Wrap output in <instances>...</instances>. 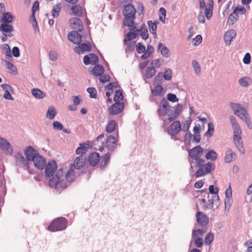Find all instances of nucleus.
Here are the masks:
<instances>
[{
    "mask_svg": "<svg viewBox=\"0 0 252 252\" xmlns=\"http://www.w3.org/2000/svg\"><path fill=\"white\" fill-rule=\"evenodd\" d=\"M230 107L234 111L235 115H239V110L241 108L240 104L231 102L230 103Z\"/></svg>",
    "mask_w": 252,
    "mask_h": 252,
    "instance_id": "obj_49",
    "label": "nucleus"
},
{
    "mask_svg": "<svg viewBox=\"0 0 252 252\" xmlns=\"http://www.w3.org/2000/svg\"><path fill=\"white\" fill-rule=\"evenodd\" d=\"M156 73V69L154 67H148L146 69L145 76L147 78H151Z\"/></svg>",
    "mask_w": 252,
    "mask_h": 252,
    "instance_id": "obj_45",
    "label": "nucleus"
},
{
    "mask_svg": "<svg viewBox=\"0 0 252 252\" xmlns=\"http://www.w3.org/2000/svg\"><path fill=\"white\" fill-rule=\"evenodd\" d=\"M236 36V32L234 30H229L223 35L224 42L226 45H230L233 38Z\"/></svg>",
    "mask_w": 252,
    "mask_h": 252,
    "instance_id": "obj_21",
    "label": "nucleus"
},
{
    "mask_svg": "<svg viewBox=\"0 0 252 252\" xmlns=\"http://www.w3.org/2000/svg\"><path fill=\"white\" fill-rule=\"evenodd\" d=\"M136 41H132L130 43L127 44V47L125 49L126 54L133 52L135 49Z\"/></svg>",
    "mask_w": 252,
    "mask_h": 252,
    "instance_id": "obj_50",
    "label": "nucleus"
},
{
    "mask_svg": "<svg viewBox=\"0 0 252 252\" xmlns=\"http://www.w3.org/2000/svg\"><path fill=\"white\" fill-rule=\"evenodd\" d=\"M87 92L90 94V97L91 98H96L97 91L95 88L89 87L87 89Z\"/></svg>",
    "mask_w": 252,
    "mask_h": 252,
    "instance_id": "obj_55",
    "label": "nucleus"
},
{
    "mask_svg": "<svg viewBox=\"0 0 252 252\" xmlns=\"http://www.w3.org/2000/svg\"><path fill=\"white\" fill-rule=\"evenodd\" d=\"M135 47L137 52L139 54L143 53L146 51L145 46L140 42H138Z\"/></svg>",
    "mask_w": 252,
    "mask_h": 252,
    "instance_id": "obj_58",
    "label": "nucleus"
},
{
    "mask_svg": "<svg viewBox=\"0 0 252 252\" xmlns=\"http://www.w3.org/2000/svg\"><path fill=\"white\" fill-rule=\"evenodd\" d=\"M233 11L237 14L238 13L240 14H245L246 13V8L243 6H238L234 8Z\"/></svg>",
    "mask_w": 252,
    "mask_h": 252,
    "instance_id": "obj_56",
    "label": "nucleus"
},
{
    "mask_svg": "<svg viewBox=\"0 0 252 252\" xmlns=\"http://www.w3.org/2000/svg\"><path fill=\"white\" fill-rule=\"evenodd\" d=\"M167 101L172 102H177L179 101V98H177L176 95L174 94L168 93L167 94V98H166Z\"/></svg>",
    "mask_w": 252,
    "mask_h": 252,
    "instance_id": "obj_53",
    "label": "nucleus"
},
{
    "mask_svg": "<svg viewBox=\"0 0 252 252\" xmlns=\"http://www.w3.org/2000/svg\"><path fill=\"white\" fill-rule=\"evenodd\" d=\"M161 47L162 48L160 50V53L162 56L167 58H169L170 57V53L168 48L164 45L163 46L162 44L160 42L158 44V49L159 50Z\"/></svg>",
    "mask_w": 252,
    "mask_h": 252,
    "instance_id": "obj_27",
    "label": "nucleus"
},
{
    "mask_svg": "<svg viewBox=\"0 0 252 252\" xmlns=\"http://www.w3.org/2000/svg\"><path fill=\"white\" fill-rule=\"evenodd\" d=\"M233 156L236 157V155L233 153L230 148H227L225 153V161L229 163L232 161Z\"/></svg>",
    "mask_w": 252,
    "mask_h": 252,
    "instance_id": "obj_29",
    "label": "nucleus"
},
{
    "mask_svg": "<svg viewBox=\"0 0 252 252\" xmlns=\"http://www.w3.org/2000/svg\"><path fill=\"white\" fill-rule=\"evenodd\" d=\"M208 204H204L203 206V209L204 210H206L209 209H212L213 208L214 202V199H213L212 197H211V199H209L208 200Z\"/></svg>",
    "mask_w": 252,
    "mask_h": 252,
    "instance_id": "obj_61",
    "label": "nucleus"
},
{
    "mask_svg": "<svg viewBox=\"0 0 252 252\" xmlns=\"http://www.w3.org/2000/svg\"><path fill=\"white\" fill-rule=\"evenodd\" d=\"M13 31V27L9 24H1L0 25V31L2 32L9 33Z\"/></svg>",
    "mask_w": 252,
    "mask_h": 252,
    "instance_id": "obj_28",
    "label": "nucleus"
},
{
    "mask_svg": "<svg viewBox=\"0 0 252 252\" xmlns=\"http://www.w3.org/2000/svg\"><path fill=\"white\" fill-rule=\"evenodd\" d=\"M79 45L74 48V51L78 54H80V52L83 53L85 51L90 52L92 50V45L89 42L87 43H80Z\"/></svg>",
    "mask_w": 252,
    "mask_h": 252,
    "instance_id": "obj_19",
    "label": "nucleus"
},
{
    "mask_svg": "<svg viewBox=\"0 0 252 252\" xmlns=\"http://www.w3.org/2000/svg\"><path fill=\"white\" fill-rule=\"evenodd\" d=\"M86 161V157L85 155H80L76 157L74 163L69 165V170L66 174V179L71 183L74 181L76 176H80L87 173L88 168L84 167Z\"/></svg>",
    "mask_w": 252,
    "mask_h": 252,
    "instance_id": "obj_2",
    "label": "nucleus"
},
{
    "mask_svg": "<svg viewBox=\"0 0 252 252\" xmlns=\"http://www.w3.org/2000/svg\"><path fill=\"white\" fill-rule=\"evenodd\" d=\"M71 10L74 15L80 17L82 16V7L79 5H73L71 8Z\"/></svg>",
    "mask_w": 252,
    "mask_h": 252,
    "instance_id": "obj_36",
    "label": "nucleus"
},
{
    "mask_svg": "<svg viewBox=\"0 0 252 252\" xmlns=\"http://www.w3.org/2000/svg\"><path fill=\"white\" fill-rule=\"evenodd\" d=\"M59 177L57 176H53V177L50 180L49 182V185L51 187H55V189L58 188L59 186Z\"/></svg>",
    "mask_w": 252,
    "mask_h": 252,
    "instance_id": "obj_41",
    "label": "nucleus"
},
{
    "mask_svg": "<svg viewBox=\"0 0 252 252\" xmlns=\"http://www.w3.org/2000/svg\"><path fill=\"white\" fill-rule=\"evenodd\" d=\"M62 9V5L61 3H58L53 6L52 10V16L53 18H56L58 17L59 13Z\"/></svg>",
    "mask_w": 252,
    "mask_h": 252,
    "instance_id": "obj_31",
    "label": "nucleus"
},
{
    "mask_svg": "<svg viewBox=\"0 0 252 252\" xmlns=\"http://www.w3.org/2000/svg\"><path fill=\"white\" fill-rule=\"evenodd\" d=\"M79 32L71 31L68 33L67 38L69 41L74 44H80L82 42V36L79 33Z\"/></svg>",
    "mask_w": 252,
    "mask_h": 252,
    "instance_id": "obj_12",
    "label": "nucleus"
},
{
    "mask_svg": "<svg viewBox=\"0 0 252 252\" xmlns=\"http://www.w3.org/2000/svg\"><path fill=\"white\" fill-rule=\"evenodd\" d=\"M233 129L234 136H240L241 134V129L239 125L232 127Z\"/></svg>",
    "mask_w": 252,
    "mask_h": 252,
    "instance_id": "obj_64",
    "label": "nucleus"
},
{
    "mask_svg": "<svg viewBox=\"0 0 252 252\" xmlns=\"http://www.w3.org/2000/svg\"><path fill=\"white\" fill-rule=\"evenodd\" d=\"M13 21V16L11 13L9 12H4L1 18L2 24H9Z\"/></svg>",
    "mask_w": 252,
    "mask_h": 252,
    "instance_id": "obj_26",
    "label": "nucleus"
},
{
    "mask_svg": "<svg viewBox=\"0 0 252 252\" xmlns=\"http://www.w3.org/2000/svg\"><path fill=\"white\" fill-rule=\"evenodd\" d=\"M218 157L217 154L213 150H209L205 155V158L207 159H210L212 161L215 160Z\"/></svg>",
    "mask_w": 252,
    "mask_h": 252,
    "instance_id": "obj_38",
    "label": "nucleus"
},
{
    "mask_svg": "<svg viewBox=\"0 0 252 252\" xmlns=\"http://www.w3.org/2000/svg\"><path fill=\"white\" fill-rule=\"evenodd\" d=\"M148 25L149 26V31L152 32L154 37L155 38L157 36V26L155 24H153L152 21H148Z\"/></svg>",
    "mask_w": 252,
    "mask_h": 252,
    "instance_id": "obj_39",
    "label": "nucleus"
},
{
    "mask_svg": "<svg viewBox=\"0 0 252 252\" xmlns=\"http://www.w3.org/2000/svg\"><path fill=\"white\" fill-rule=\"evenodd\" d=\"M45 175L47 177H52L57 169V164L55 160H49L45 166Z\"/></svg>",
    "mask_w": 252,
    "mask_h": 252,
    "instance_id": "obj_8",
    "label": "nucleus"
},
{
    "mask_svg": "<svg viewBox=\"0 0 252 252\" xmlns=\"http://www.w3.org/2000/svg\"><path fill=\"white\" fill-rule=\"evenodd\" d=\"M186 133L185 135L184 141L186 144H189L192 135L189 131H186Z\"/></svg>",
    "mask_w": 252,
    "mask_h": 252,
    "instance_id": "obj_63",
    "label": "nucleus"
},
{
    "mask_svg": "<svg viewBox=\"0 0 252 252\" xmlns=\"http://www.w3.org/2000/svg\"><path fill=\"white\" fill-rule=\"evenodd\" d=\"M125 105L124 102H117L112 104L108 108L109 113L111 115H117L121 113L124 110Z\"/></svg>",
    "mask_w": 252,
    "mask_h": 252,
    "instance_id": "obj_11",
    "label": "nucleus"
},
{
    "mask_svg": "<svg viewBox=\"0 0 252 252\" xmlns=\"http://www.w3.org/2000/svg\"><path fill=\"white\" fill-rule=\"evenodd\" d=\"M94 143H95L94 141L92 142L91 146H90V143H80V146L81 147H82V150L85 154L90 148L92 147L93 145H95Z\"/></svg>",
    "mask_w": 252,
    "mask_h": 252,
    "instance_id": "obj_57",
    "label": "nucleus"
},
{
    "mask_svg": "<svg viewBox=\"0 0 252 252\" xmlns=\"http://www.w3.org/2000/svg\"><path fill=\"white\" fill-rule=\"evenodd\" d=\"M162 78L165 80L169 81L172 78V70L170 68H167L165 70L164 73L162 74Z\"/></svg>",
    "mask_w": 252,
    "mask_h": 252,
    "instance_id": "obj_52",
    "label": "nucleus"
},
{
    "mask_svg": "<svg viewBox=\"0 0 252 252\" xmlns=\"http://www.w3.org/2000/svg\"><path fill=\"white\" fill-rule=\"evenodd\" d=\"M59 186H58V188H56V189H63L67 187V183L66 181L64 180H62L61 179L59 180Z\"/></svg>",
    "mask_w": 252,
    "mask_h": 252,
    "instance_id": "obj_62",
    "label": "nucleus"
},
{
    "mask_svg": "<svg viewBox=\"0 0 252 252\" xmlns=\"http://www.w3.org/2000/svg\"><path fill=\"white\" fill-rule=\"evenodd\" d=\"M202 153L203 149L200 146H197L188 150V160L190 163V168H193L192 164L194 162L190 159V158L196 160L195 167L198 168L194 174V176L196 178L205 176L215 169V164L209 161L204 164V159L200 158Z\"/></svg>",
    "mask_w": 252,
    "mask_h": 252,
    "instance_id": "obj_1",
    "label": "nucleus"
},
{
    "mask_svg": "<svg viewBox=\"0 0 252 252\" xmlns=\"http://www.w3.org/2000/svg\"><path fill=\"white\" fill-rule=\"evenodd\" d=\"M39 154L38 151L31 146H28L25 150V155L29 161L33 160Z\"/></svg>",
    "mask_w": 252,
    "mask_h": 252,
    "instance_id": "obj_14",
    "label": "nucleus"
},
{
    "mask_svg": "<svg viewBox=\"0 0 252 252\" xmlns=\"http://www.w3.org/2000/svg\"><path fill=\"white\" fill-rule=\"evenodd\" d=\"M167 129V133L171 137L177 135L181 130V126L180 121H174Z\"/></svg>",
    "mask_w": 252,
    "mask_h": 252,
    "instance_id": "obj_9",
    "label": "nucleus"
},
{
    "mask_svg": "<svg viewBox=\"0 0 252 252\" xmlns=\"http://www.w3.org/2000/svg\"><path fill=\"white\" fill-rule=\"evenodd\" d=\"M32 94L33 96L37 99H42L46 96L45 93L38 89H33L32 90Z\"/></svg>",
    "mask_w": 252,
    "mask_h": 252,
    "instance_id": "obj_30",
    "label": "nucleus"
},
{
    "mask_svg": "<svg viewBox=\"0 0 252 252\" xmlns=\"http://www.w3.org/2000/svg\"><path fill=\"white\" fill-rule=\"evenodd\" d=\"M100 159V156L99 154L94 152L91 153L89 155L88 162L90 166L94 167L98 163Z\"/></svg>",
    "mask_w": 252,
    "mask_h": 252,
    "instance_id": "obj_20",
    "label": "nucleus"
},
{
    "mask_svg": "<svg viewBox=\"0 0 252 252\" xmlns=\"http://www.w3.org/2000/svg\"><path fill=\"white\" fill-rule=\"evenodd\" d=\"M118 142V140L113 135H109L106 139L105 146L108 151L112 153L117 148Z\"/></svg>",
    "mask_w": 252,
    "mask_h": 252,
    "instance_id": "obj_10",
    "label": "nucleus"
},
{
    "mask_svg": "<svg viewBox=\"0 0 252 252\" xmlns=\"http://www.w3.org/2000/svg\"><path fill=\"white\" fill-rule=\"evenodd\" d=\"M99 62L98 58L94 53H89L88 55H85L83 58V63L85 65H89L90 64L95 65Z\"/></svg>",
    "mask_w": 252,
    "mask_h": 252,
    "instance_id": "obj_13",
    "label": "nucleus"
},
{
    "mask_svg": "<svg viewBox=\"0 0 252 252\" xmlns=\"http://www.w3.org/2000/svg\"><path fill=\"white\" fill-rule=\"evenodd\" d=\"M116 123L115 120H112L109 121L106 126V131L108 133H111L115 129Z\"/></svg>",
    "mask_w": 252,
    "mask_h": 252,
    "instance_id": "obj_34",
    "label": "nucleus"
},
{
    "mask_svg": "<svg viewBox=\"0 0 252 252\" xmlns=\"http://www.w3.org/2000/svg\"><path fill=\"white\" fill-rule=\"evenodd\" d=\"M248 80L249 78L247 77H244L239 80V84L243 87H247L250 85Z\"/></svg>",
    "mask_w": 252,
    "mask_h": 252,
    "instance_id": "obj_51",
    "label": "nucleus"
},
{
    "mask_svg": "<svg viewBox=\"0 0 252 252\" xmlns=\"http://www.w3.org/2000/svg\"><path fill=\"white\" fill-rule=\"evenodd\" d=\"M124 99L123 91L120 90H116L115 92L114 101L117 102H121L120 101Z\"/></svg>",
    "mask_w": 252,
    "mask_h": 252,
    "instance_id": "obj_37",
    "label": "nucleus"
},
{
    "mask_svg": "<svg viewBox=\"0 0 252 252\" xmlns=\"http://www.w3.org/2000/svg\"><path fill=\"white\" fill-rule=\"evenodd\" d=\"M136 9L133 4L128 3L125 5L123 10V14L125 16L123 25L128 27H133L136 19Z\"/></svg>",
    "mask_w": 252,
    "mask_h": 252,
    "instance_id": "obj_3",
    "label": "nucleus"
},
{
    "mask_svg": "<svg viewBox=\"0 0 252 252\" xmlns=\"http://www.w3.org/2000/svg\"><path fill=\"white\" fill-rule=\"evenodd\" d=\"M105 70L103 66L100 64H95L92 69L93 74L95 76H101L104 73Z\"/></svg>",
    "mask_w": 252,
    "mask_h": 252,
    "instance_id": "obj_25",
    "label": "nucleus"
},
{
    "mask_svg": "<svg viewBox=\"0 0 252 252\" xmlns=\"http://www.w3.org/2000/svg\"><path fill=\"white\" fill-rule=\"evenodd\" d=\"M192 65L195 73L199 75L201 73V67L198 63L196 60H193L192 61Z\"/></svg>",
    "mask_w": 252,
    "mask_h": 252,
    "instance_id": "obj_48",
    "label": "nucleus"
},
{
    "mask_svg": "<svg viewBox=\"0 0 252 252\" xmlns=\"http://www.w3.org/2000/svg\"><path fill=\"white\" fill-rule=\"evenodd\" d=\"M170 105L165 97H163L157 109V114L159 117L165 116L170 111Z\"/></svg>",
    "mask_w": 252,
    "mask_h": 252,
    "instance_id": "obj_5",
    "label": "nucleus"
},
{
    "mask_svg": "<svg viewBox=\"0 0 252 252\" xmlns=\"http://www.w3.org/2000/svg\"><path fill=\"white\" fill-rule=\"evenodd\" d=\"M196 218L198 224L202 227L206 225L209 222V218L201 212H197Z\"/></svg>",
    "mask_w": 252,
    "mask_h": 252,
    "instance_id": "obj_18",
    "label": "nucleus"
},
{
    "mask_svg": "<svg viewBox=\"0 0 252 252\" xmlns=\"http://www.w3.org/2000/svg\"><path fill=\"white\" fill-rule=\"evenodd\" d=\"M239 19L238 14H237L233 11L232 13H231L227 20V23L228 24L233 25L235 23H236Z\"/></svg>",
    "mask_w": 252,
    "mask_h": 252,
    "instance_id": "obj_33",
    "label": "nucleus"
},
{
    "mask_svg": "<svg viewBox=\"0 0 252 252\" xmlns=\"http://www.w3.org/2000/svg\"><path fill=\"white\" fill-rule=\"evenodd\" d=\"M162 80V72H159L153 80V85H161Z\"/></svg>",
    "mask_w": 252,
    "mask_h": 252,
    "instance_id": "obj_43",
    "label": "nucleus"
},
{
    "mask_svg": "<svg viewBox=\"0 0 252 252\" xmlns=\"http://www.w3.org/2000/svg\"><path fill=\"white\" fill-rule=\"evenodd\" d=\"M68 220L63 217H59L54 219L47 229L51 232H56L64 230L67 226Z\"/></svg>",
    "mask_w": 252,
    "mask_h": 252,
    "instance_id": "obj_4",
    "label": "nucleus"
},
{
    "mask_svg": "<svg viewBox=\"0 0 252 252\" xmlns=\"http://www.w3.org/2000/svg\"><path fill=\"white\" fill-rule=\"evenodd\" d=\"M239 115H237L239 116V117L243 120V121L248 119V113L247 110L245 108H241L240 110H239Z\"/></svg>",
    "mask_w": 252,
    "mask_h": 252,
    "instance_id": "obj_54",
    "label": "nucleus"
},
{
    "mask_svg": "<svg viewBox=\"0 0 252 252\" xmlns=\"http://www.w3.org/2000/svg\"><path fill=\"white\" fill-rule=\"evenodd\" d=\"M233 141L237 149L242 153H245V149L243 145V141L241 136L233 137Z\"/></svg>",
    "mask_w": 252,
    "mask_h": 252,
    "instance_id": "obj_24",
    "label": "nucleus"
},
{
    "mask_svg": "<svg viewBox=\"0 0 252 252\" xmlns=\"http://www.w3.org/2000/svg\"><path fill=\"white\" fill-rule=\"evenodd\" d=\"M214 240V234L210 232L206 234L205 237L204 241L205 243L207 245H210L213 241Z\"/></svg>",
    "mask_w": 252,
    "mask_h": 252,
    "instance_id": "obj_46",
    "label": "nucleus"
},
{
    "mask_svg": "<svg viewBox=\"0 0 252 252\" xmlns=\"http://www.w3.org/2000/svg\"><path fill=\"white\" fill-rule=\"evenodd\" d=\"M213 14V7L209 6L205 9V16L207 19H210L212 16Z\"/></svg>",
    "mask_w": 252,
    "mask_h": 252,
    "instance_id": "obj_59",
    "label": "nucleus"
},
{
    "mask_svg": "<svg viewBox=\"0 0 252 252\" xmlns=\"http://www.w3.org/2000/svg\"><path fill=\"white\" fill-rule=\"evenodd\" d=\"M36 168L39 170H43L46 165L45 159L40 154L36 156L35 158L32 160Z\"/></svg>",
    "mask_w": 252,
    "mask_h": 252,
    "instance_id": "obj_17",
    "label": "nucleus"
},
{
    "mask_svg": "<svg viewBox=\"0 0 252 252\" xmlns=\"http://www.w3.org/2000/svg\"><path fill=\"white\" fill-rule=\"evenodd\" d=\"M173 108V110L169 111V114H168V123L175 121L182 112L183 106L181 104L178 103Z\"/></svg>",
    "mask_w": 252,
    "mask_h": 252,
    "instance_id": "obj_7",
    "label": "nucleus"
},
{
    "mask_svg": "<svg viewBox=\"0 0 252 252\" xmlns=\"http://www.w3.org/2000/svg\"><path fill=\"white\" fill-rule=\"evenodd\" d=\"M155 87L151 90L152 95L153 96H162L163 87L161 85H155Z\"/></svg>",
    "mask_w": 252,
    "mask_h": 252,
    "instance_id": "obj_32",
    "label": "nucleus"
},
{
    "mask_svg": "<svg viewBox=\"0 0 252 252\" xmlns=\"http://www.w3.org/2000/svg\"><path fill=\"white\" fill-rule=\"evenodd\" d=\"M2 53L6 56L9 57H12L11 49L9 45L7 43H4L2 45Z\"/></svg>",
    "mask_w": 252,
    "mask_h": 252,
    "instance_id": "obj_42",
    "label": "nucleus"
},
{
    "mask_svg": "<svg viewBox=\"0 0 252 252\" xmlns=\"http://www.w3.org/2000/svg\"><path fill=\"white\" fill-rule=\"evenodd\" d=\"M0 149L7 152L9 155H12L13 150L11 144L7 140L3 138H0Z\"/></svg>",
    "mask_w": 252,
    "mask_h": 252,
    "instance_id": "obj_16",
    "label": "nucleus"
},
{
    "mask_svg": "<svg viewBox=\"0 0 252 252\" xmlns=\"http://www.w3.org/2000/svg\"><path fill=\"white\" fill-rule=\"evenodd\" d=\"M110 154L108 152L106 154L100 157V159L99 161V168L101 170H104L107 166L108 163L110 161Z\"/></svg>",
    "mask_w": 252,
    "mask_h": 252,
    "instance_id": "obj_22",
    "label": "nucleus"
},
{
    "mask_svg": "<svg viewBox=\"0 0 252 252\" xmlns=\"http://www.w3.org/2000/svg\"><path fill=\"white\" fill-rule=\"evenodd\" d=\"M140 36L144 40H146L149 37L147 28L145 24H142L141 26Z\"/></svg>",
    "mask_w": 252,
    "mask_h": 252,
    "instance_id": "obj_35",
    "label": "nucleus"
},
{
    "mask_svg": "<svg viewBox=\"0 0 252 252\" xmlns=\"http://www.w3.org/2000/svg\"><path fill=\"white\" fill-rule=\"evenodd\" d=\"M214 131V125L212 122H209L208 124V130L205 133V136L211 137L213 135V132Z\"/></svg>",
    "mask_w": 252,
    "mask_h": 252,
    "instance_id": "obj_44",
    "label": "nucleus"
},
{
    "mask_svg": "<svg viewBox=\"0 0 252 252\" xmlns=\"http://www.w3.org/2000/svg\"><path fill=\"white\" fill-rule=\"evenodd\" d=\"M57 114V112L54 107H49L46 114V117L50 120H52L54 118Z\"/></svg>",
    "mask_w": 252,
    "mask_h": 252,
    "instance_id": "obj_40",
    "label": "nucleus"
},
{
    "mask_svg": "<svg viewBox=\"0 0 252 252\" xmlns=\"http://www.w3.org/2000/svg\"><path fill=\"white\" fill-rule=\"evenodd\" d=\"M16 165L24 170H28L29 168V161L20 153H16L14 155Z\"/></svg>",
    "mask_w": 252,
    "mask_h": 252,
    "instance_id": "obj_6",
    "label": "nucleus"
},
{
    "mask_svg": "<svg viewBox=\"0 0 252 252\" xmlns=\"http://www.w3.org/2000/svg\"><path fill=\"white\" fill-rule=\"evenodd\" d=\"M129 28H130V31L127 33L126 38L124 40L125 44H127V41H131V40L135 39L137 36V34L136 33V31H133V30L135 29V26Z\"/></svg>",
    "mask_w": 252,
    "mask_h": 252,
    "instance_id": "obj_23",
    "label": "nucleus"
},
{
    "mask_svg": "<svg viewBox=\"0 0 252 252\" xmlns=\"http://www.w3.org/2000/svg\"><path fill=\"white\" fill-rule=\"evenodd\" d=\"M4 62L7 65V68L10 70V72L14 73V74L17 73V69L16 67L13 65V63L4 60Z\"/></svg>",
    "mask_w": 252,
    "mask_h": 252,
    "instance_id": "obj_47",
    "label": "nucleus"
},
{
    "mask_svg": "<svg viewBox=\"0 0 252 252\" xmlns=\"http://www.w3.org/2000/svg\"><path fill=\"white\" fill-rule=\"evenodd\" d=\"M69 23L71 26V28L78 31V32H82L83 29V25L80 19L77 17L71 18L69 21Z\"/></svg>",
    "mask_w": 252,
    "mask_h": 252,
    "instance_id": "obj_15",
    "label": "nucleus"
},
{
    "mask_svg": "<svg viewBox=\"0 0 252 252\" xmlns=\"http://www.w3.org/2000/svg\"><path fill=\"white\" fill-rule=\"evenodd\" d=\"M206 230L204 229H198L197 230H193L192 236L193 238L198 236V235H203L206 233Z\"/></svg>",
    "mask_w": 252,
    "mask_h": 252,
    "instance_id": "obj_60",
    "label": "nucleus"
}]
</instances>
